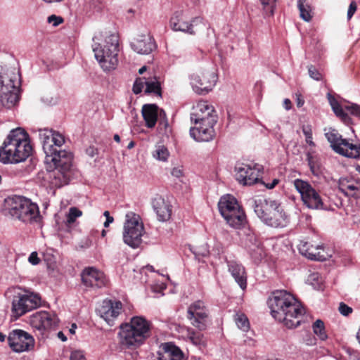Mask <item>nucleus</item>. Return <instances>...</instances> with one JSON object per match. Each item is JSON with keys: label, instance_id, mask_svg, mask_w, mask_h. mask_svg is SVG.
<instances>
[{"label": "nucleus", "instance_id": "ddd939ff", "mask_svg": "<svg viewBox=\"0 0 360 360\" xmlns=\"http://www.w3.org/2000/svg\"><path fill=\"white\" fill-rule=\"evenodd\" d=\"M325 136L330 143L333 150L337 153L349 158H356L360 155V146L342 139L333 129H329Z\"/></svg>", "mask_w": 360, "mask_h": 360}, {"label": "nucleus", "instance_id": "c756f323", "mask_svg": "<svg viewBox=\"0 0 360 360\" xmlns=\"http://www.w3.org/2000/svg\"><path fill=\"white\" fill-rule=\"evenodd\" d=\"M340 191L347 196H360V181L352 178L344 177L339 180Z\"/></svg>", "mask_w": 360, "mask_h": 360}, {"label": "nucleus", "instance_id": "20e7f679", "mask_svg": "<svg viewBox=\"0 0 360 360\" xmlns=\"http://www.w3.org/2000/svg\"><path fill=\"white\" fill-rule=\"evenodd\" d=\"M151 323L143 316L131 318L129 323L121 326V343L127 347L141 345L150 335Z\"/></svg>", "mask_w": 360, "mask_h": 360}, {"label": "nucleus", "instance_id": "09e8293b", "mask_svg": "<svg viewBox=\"0 0 360 360\" xmlns=\"http://www.w3.org/2000/svg\"><path fill=\"white\" fill-rule=\"evenodd\" d=\"M70 360H86L83 352L80 350L73 351L70 356Z\"/></svg>", "mask_w": 360, "mask_h": 360}, {"label": "nucleus", "instance_id": "7c9ffc66", "mask_svg": "<svg viewBox=\"0 0 360 360\" xmlns=\"http://www.w3.org/2000/svg\"><path fill=\"white\" fill-rule=\"evenodd\" d=\"M229 271L241 289L247 287V276L244 267L235 261L228 262Z\"/></svg>", "mask_w": 360, "mask_h": 360}, {"label": "nucleus", "instance_id": "79ce46f5", "mask_svg": "<svg viewBox=\"0 0 360 360\" xmlns=\"http://www.w3.org/2000/svg\"><path fill=\"white\" fill-rule=\"evenodd\" d=\"M82 212L81 210L77 209V207H71L69 210V212L67 217V223L70 224L75 222V219L77 217H81Z\"/></svg>", "mask_w": 360, "mask_h": 360}, {"label": "nucleus", "instance_id": "423d86ee", "mask_svg": "<svg viewBox=\"0 0 360 360\" xmlns=\"http://www.w3.org/2000/svg\"><path fill=\"white\" fill-rule=\"evenodd\" d=\"M5 207L13 217L24 223L32 224L40 220L38 205L26 198L8 197L5 200Z\"/></svg>", "mask_w": 360, "mask_h": 360}, {"label": "nucleus", "instance_id": "412c9836", "mask_svg": "<svg viewBox=\"0 0 360 360\" xmlns=\"http://www.w3.org/2000/svg\"><path fill=\"white\" fill-rule=\"evenodd\" d=\"M190 129L191 136L196 141L207 142L214 139L215 131L214 126L217 122H195Z\"/></svg>", "mask_w": 360, "mask_h": 360}, {"label": "nucleus", "instance_id": "6ab92c4d", "mask_svg": "<svg viewBox=\"0 0 360 360\" xmlns=\"http://www.w3.org/2000/svg\"><path fill=\"white\" fill-rule=\"evenodd\" d=\"M217 82L214 72H198L191 75V84L198 94H206L212 90Z\"/></svg>", "mask_w": 360, "mask_h": 360}, {"label": "nucleus", "instance_id": "0e129e2a", "mask_svg": "<svg viewBox=\"0 0 360 360\" xmlns=\"http://www.w3.org/2000/svg\"><path fill=\"white\" fill-rule=\"evenodd\" d=\"M57 337L60 339L63 342H65L67 340L66 336L64 335V333L62 331H59L57 333Z\"/></svg>", "mask_w": 360, "mask_h": 360}, {"label": "nucleus", "instance_id": "6e6d98bb", "mask_svg": "<svg viewBox=\"0 0 360 360\" xmlns=\"http://www.w3.org/2000/svg\"><path fill=\"white\" fill-rule=\"evenodd\" d=\"M356 11V4L354 1H352L349 4L348 11H347V18L349 20L353 15L354 14L355 11Z\"/></svg>", "mask_w": 360, "mask_h": 360}, {"label": "nucleus", "instance_id": "a211bd4d", "mask_svg": "<svg viewBox=\"0 0 360 360\" xmlns=\"http://www.w3.org/2000/svg\"><path fill=\"white\" fill-rule=\"evenodd\" d=\"M29 323L34 330L43 336L57 325L58 319L54 314L40 311L30 316Z\"/></svg>", "mask_w": 360, "mask_h": 360}, {"label": "nucleus", "instance_id": "ea45409f", "mask_svg": "<svg viewBox=\"0 0 360 360\" xmlns=\"http://www.w3.org/2000/svg\"><path fill=\"white\" fill-rule=\"evenodd\" d=\"M238 328L244 332L248 331L250 323L248 317L243 313H236L234 318Z\"/></svg>", "mask_w": 360, "mask_h": 360}, {"label": "nucleus", "instance_id": "bb28decb", "mask_svg": "<svg viewBox=\"0 0 360 360\" xmlns=\"http://www.w3.org/2000/svg\"><path fill=\"white\" fill-rule=\"evenodd\" d=\"M152 206L159 221H166L170 219L171 205L162 196L156 195L152 200Z\"/></svg>", "mask_w": 360, "mask_h": 360}, {"label": "nucleus", "instance_id": "1a4fd4ad", "mask_svg": "<svg viewBox=\"0 0 360 360\" xmlns=\"http://www.w3.org/2000/svg\"><path fill=\"white\" fill-rule=\"evenodd\" d=\"M219 210L230 226L240 229L245 223V215L235 197L226 195L220 198Z\"/></svg>", "mask_w": 360, "mask_h": 360}, {"label": "nucleus", "instance_id": "b1692460", "mask_svg": "<svg viewBox=\"0 0 360 360\" xmlns=\"http://www.w3.org/2000/svg\"><path fill=\"white\" fill-rule=\"evenodd\" d=\"M267 214L262 221L268 226L274 228H281L287 226L288 223V217L278 202H277V207L272 208Z\"/></svg>", "mask_w": 360, "mask_h": 360}, {"label": "nucleus", "instance_id": "603ef678", "mask_svg": "<svg viewBox=\"0 0 360 360\" xmlns=\"http://www.w3.org/2000/svg\"><path fill=\"white\" fill-rule=\"evenodd\" d=\"M304 342L308 346H314L316 344V338L311 334H308L304 339Z\"/></svg>", "mask_w": 360, "mask_h": 360}, {"label": "nucleus", "instance_id": "dca6fc26", "mask_svg": "<svg viewBox=\"0 0 360 360\" xmlns=\"http://www.w3.org/2000/svg\"><path fill=\"white\" fill-rule=\"evenodd\" d=\"M8 342L12 350L18 353L30 351L34 346L33 337L21 329L11 330L8 336Z\"/></svg>", "mask_w": 360, "mask_h": 360}, {"label": "nucleus", "instance_id": "4c0bfd02", "mask_svg": "<svg viewBox=\"0 0 360 360\" xmlns=\"http://www.w3.org/2000/svg\"><path fill=\"white\" fill-rule=\"evenodd\" d=\"M169 156V153L167 148L162 145L156 146L153 151V157L158 160L165 162Z\"/></svg>", "mask_w": 360, "mask_h": 360}, {"label": "nucleus", "instance_id": "5fc2aeb1", "mask_svg": "<svg viewBox=\"0 0 360 360\" xmlns=\"http://www.w3.org/2000/svg\"><path fill=\"white\" fill-rule=\"evenodd\" d=\"M28 261L33 265H37L39 263L40 259L38 257L37 253L36 252H32L28 258Z\"/></svg>", "mask_w": 360, "mask_h": 360}, {"label": "nucleus", "instance_id": "393cba45", "mask_svg": "<svg viewBox=\"0 0 360 360\" xmlns=\"http://www.w3.org/2000/svg\"><path fill=\"white\" fill-rule=\"evenodd\" d=\"M250 204L253 207L255 214L262 221L267 213L272 208L277 207V201L271 198L266 199L264 197L259 196L255 199L250 200Z\"/></svg>", "mask_w": 360, "mask_h": 360}, {"label": "nucleus", "instance_id": "37998d69", "mask_svg": "<svg viewBox=\"0 0 360 360\" xmlns=\"http://www.w3.org/2000/svg\"><path fill=\"white\" fill-rule=\"evenodd\" d=\"M302 132L305 136V141L307 144L311 146H314L315 144L313 141L312 138V129L311 125L307 124L302 126Z\"/></svg>", "mask_w": 360, "mask_h": 360}, {"label": "nucleus", "instance_id": "72a5a7b5", "mask_svg": "<svg viewBox=\"0 0 360 360\" xmlns=\"http://www.w3.org/2000/svg\"><path fill=\"white\" fill-rule=\"evenodd\" d=\"M185 339L191 342L193 345L198 347H205L206 345V340L204 335L198 331H195L191 328H188L185 334Z\"/></svg>", "mask_w": 360, "mask_h": 360}, {"label": "nucleus", "instance_id": "aec40b11", "mask_svg": "<svg viewBox=\"0 0 360 360\" xmlns=\"http://www.w3.org/2000/svg\"><path fill=\"white\" fill-rule=\"evenodd\" d=\"M191 120L195 122H217V116L214 107L207 101L198 102L192 109Z\"/></svg>", "mask_w": 360, "mask_h": 360}, {"label": "nucleus", "instance_id": "4be33fe9", "mask_svg": "<svg viewBox=\"0 0 360 360\" xmlns=\"http://www.w3.org/2000/svg\"><path fill=\"white\" fill-rule=\"evenodd\" d=\"M122 312V304L120 301L105 300L98 309L99 316L109 326H113L115 320Z\"/></svg>", "mask_w": 360, "mask_h": 360}, {"label": "nucleus", "instance_id": "0eeeda50", "mask_svg": "<svg viewBox=\"0 0 360 360\" xmlns=\"http://www.w3.org/2000/svg\"><path fill=\"white\" fill-rule=\"evenodd\" d=\"M62 158L56 161L45 162L47 169L50 171L49 178L51 184L57 188H60L69 183L72 176V153H62Z\"/></svg>", "mask_w": 360, "mask_h": 360}, {"label": "nucleus", "instance_id": "58836bf2", "mask_svg": "<svg viewBox=\"0 0 360 360\" xmlns=\"http://www.w3.org/2000/svg\"><path fill=\"white\" fill-rule=\"evenodd\" d=\"M312 330L314 333L317 335L321 340H326L328 338L324 323L321 319H317L313 323Z\"/></svg>", "mask_w": 360, "mask_h": 360}, {"label": "nucleus", "instance_id": "3c124183", "mask_svg": "<svg viewBox=\"0 0 360 360\" xmlns=\"http://www.w3.org/2000/svg\"><path fill=\"white\" fill-rule=\"evenodd\" d=\"M48 22L50 24H52L54 27H56L63 22V19L60 17L52 15L48 18Z\"/></svg>", "mask_w": 360, "mask_h": 360}, {"label": "nucleus", "instance_id": "5701e85b", "mask_svg": "<svg viewBox=\"0 0 360 360\" xmlns=\"http://www.w3.org/2000/svg\"><path fill=\"white\" fill-rule=\"evenodd\" d=\"M82 280L85 286L90 288H101L107 283L104 274L94 267L86 268L82 271Z\"/></svg>", "mask_w": 360, "mask_h": 360}, {"label": "nucleus", "instance_id": "8fccbe9b", "mask_svg": "<svg viewBox=\"0 0 360 360\" xmlns=\"http://www.w3.org/2000/svg\"><path fill=\"white\" fill-rule=\"evenodd\" d=\"M346 110H348L351 114L360 116V106L352 104L351 105L346 106Z\"/></svg>", "mask_w": 360, "mask_h": 360}, {"label": "nucleus", "instance_id": "338daca9", "mask_svg": "<svg viewBox=\"0 0 360 360\" xmlns=\"http://www.w3.org/2000/svg\"><path fill=\"white\" fill-rule=\"evenodd\" d=\"M304 104V101L300 99V98H297V105L298 107H301Z\"/></svg>", "mask_w": 360, "mask_h": 360}, {"label": "nucleus", "instance_id": "2f4dec72", "mask_svg": "<svg viewBox=\"0 0 360 360\" xmlns=\"http://www.w3.org/2000/svg\"><path fill=\"white\" fill-rule=\"evenodd\" d=\"M141 111L146 125L148 128H153L157 122L158 107L155 104H146Z\"/></svg>", "mask_w": 360, "mask_h": 360}, {"label": "nucleus", "instance_id": "864d4df0", "mask_svg": "<svg viewBox=\"0 0 360 360\" xmlns=\"http://www.w3.org/2000/svg\"><path fill=\"white\" fill-rule=\"evenodd\" d=\"M171 174L176 178H181L184 176V171L182 167H174L171 172Z\"/></svg>", "mask_w": 360, "mask_h": 360}, {"label": "nucleus", "instance_id": "473e14b6", "mask_svg": "<svg viewBox=\"0 0 360 360\" xmlns=\"http://www.w3.org/2000/svg\"><path fill=\"white\" fill-rule=\"evenodd\" d=\"M242 241L245 248H248L250 252L258 251L260 252L262 251L260 242L252 231L250 229L245 230Z\"/></svg>", "mask_w": 360, "mask_h": 360}, {"label": "nucleus", "instance_id": "774afa93", "mask_svg": "<svg viewBox=\"0 0 360 360\" xmlns=\"http://www.w3.org/2000/svg\"><path fill=\"white\" fill-rule=\"evenodd\" d=\"M146 70V66H143L142 68H141L139 70V74H143L145 71Z\"/></svg>", "mask_w": 360, "mask_h": 360}, {"label": "nucleus", "instance_id": "c03bdc74", "mask_svg": "<svg viewBox=\"0 0 360 360\" xmlns=\"http://www.w3.org/2000/svg\"><path fill=\"white\" fill-rule=\"evenodd\" d=\"M146 78H138L136 79L134 86H133V91L134 94H138L141 93L145 86Z\"/></svg>", "mask_w": 360, "mask_h": 360}, {"label": "nucleus", "instance_id": "f704fd0d", "mask_svg": "<svg viewBox=\"0 0 360 360\" xmlns=\"http://www.w3.org/2000/svg\"><path fill=\"white\" fill-rule=\"evenodd\" d=\"M328 102L335 112V114L340 117L344 122H347L349 119L347 114L344 111L338 101L330 94H328Z\"/></svg>", "mask_w": 360, "mask_h": 360}, {"label": "nucleus", "instance_id": "9b49d317", "mask_svg": "<svg viewBox=\"0 0 360 360\" xmlns=\"http://www.w3.org/2000/svg\"><path fill=\"white\" fill-rule=\"evenodd\" d=\"M41 297L39 295L30 292H18L11 302L12 316L15 319L36 309L40 305Z\"/></svg>", "mask_w": 360, "mask_h": 360}, {"label": "nucleus", "instance_id": "9d476101", "mask_svg": "<svg viewBox=\"0 0 360 360\" xmlns=\"http://www.w3.org/2000/svg\"><path fill=\"white\" fill-rule=\"evenodd\" d=\"M144 233L140 217L134 212L127 213L122 233L124 243L132 248H136L141 244Z\"/></svg>", "mask_w": 360, "mask_h": 360}, {"label": "nucleus", "instance_id": "13d9d810", "mask_svg": "<svg viewBox=\"0 0 360 360\" xmlns=\"http://www.w3.org/2000/svg\"><path fill=\"white\" fill-rule=\"evenodd\" d=\"M86 153L89 157L94 158L96 155H97L98 150L94 146H90L86 148Z\"/></svg>", "mask_w": 360, "mask_h": 360}, {"label": "nucleus", "instance_id": "bf43d9fd", "mask_svg": "<svg viewBox=\"0 0 360 360\" xmlns=\"http://www.w3.org/2000/svg\"><path fill=\"white\" fill-rule=\"evenodd\" d=\"M278 182H279V180L278 179H274L271 183L266 184L265 186L268 189H272L278 184Z\"/></svg>", "mask_w": 360, "mask_h": 360}, {"label": "nucleus", "instance_id": "cd10ccee", "mask_svg": "<svg viewBox=\"0 0 360 360\" xmlns=\"http://www.w3.org/2000/svg\"><path fill=\"white\" fill-rule=\"evenodd\" d=\"M298 249L302 255L310 259L322 261L326 259L322 245H313L308 242L301 241L298 245Z\"/></svg>", "mask_w": 360, "mask_h": 360}, {"label": "nucleus", "instance_id": "e2e57ef3", "mask_svg": "<svg viewBox=\"0 0 360 360\" xmlns=\"http://www.w3.org/2000/svg\"><path fill=\"white\" fill-rule=\"evenodd\" d=\"M283 105H284V108L286 109V110H290V108H291V102L289 99L288 98H285L283 101Z\"/></svg>", "mask_w": 360, "mask_h": 360}, {"label": "nucleus", "instance_id": "f03ea898", "mask_svg": "<svg viewBox=\"0 0 360 360\" xmlns=\"http://www.w3.org/2000/svg\"><path fill=\"white\" fill-rule=\"evenodd\" d=\"M29 134L20 127L12 129L0 148V161L4 164L24 162L32 154Z\"/></svg>", "mask_w": 360, "mask_h": 360}, {"label": "nucleus", "instance_id": "49530a36", "mask_svg": "<svg viewBox=\"0 0 360 360\" xmlns=\"http://www.w3.org/2000/svg\"><path fill=\"white\" fill-rule=\"evenodd\" d=\"M309 75L311 78L316 81H320L322 79L321 74L312 65L308 68Z\"/></svg>", "mask_w": 360, "mask_h": 360}, {"label": "nucleus", "instance_id": "c85d7f7f", "mask_svg": "<svg viewBox=\"0 0 360 360\" xmlns=\"http://www.w3.org/2000/svg\"><path fill=\"white\" fill-rule=\"evenodd\" d=\"M132 49L139 54H149L155 48L153 39L149 35H143L131 43Z\"/></svg>", "mask_w": 360, "mask_h": 360}, {"label": "nucleus", "instance_id": "69168bd1", "mask_svg": "<svg viewBox=\"0 0 360 360\" xmlns=\"http://www.w3.org/2000/svg\"><path fill=\"white\" fill-rule=\"evenodd\" d=\"M76 328H77V325L75 323L72 324L71 328L69 330L70 333L72 334H75Z\"/></svg>", "mask_w": 360, "mask_h": 360}, {"label": "nucleus", "instance_id": "680f3d73", "mask_svg": "<svg viewBox=\"0 0 360 360\" xmlns=\"http://www.w3.org/2000/svg\"><path fill=\"white\" fill-rule=\"evenodd\" d=\"M223 252V248L221 244H216V251L214 253V255H219Z\"/></svg>", "mask_w": 360, "mask_h": 360}, {"label": "nucleus", "instance_id": "4d7b16f0", "mask_svg": "<svg viewBox=\"0 0 360 360\" xmlns=\"http://www.w3.org/2000/svg\"><path fill=\"white\" fill-rule=\"evenodd\" d=\"M103 215L105 217L106 220L103 224V226L105 227H108L110 224H112L114 221V219L110 215V212L108 211H105L103 213Z\"/></svg>", "mask_w": 360, "mask_h": 360}, {"label": "nucleus", "instance_id": "a19ab883", "mask_svg": "<svg viewBox=\"0 0 360 360\" xmlns=\"http://www.w3.org/2000/svg\"><path fill=\"white\" fill-rule=\"evenodd\" d=\"M44 260L49 269L55 270L57 267V257L53 254V250H47L44 253Z\"/></svg>", "mask_w": 360, "mask_h": 360}, {"label": "nucleus", "instance_id": "6e6552de", "mask_svg": "<svg viewBox=\"0 0 360 360\" xmlns=\"http://www.w3.org/2000/svg\"><path fill=\"white\" fill-rule=\"evenodd\" d=\"M39 137L46 154L45 162L56 161V159L62 158L63 153H71L70 151L60 149L65 143V139L59 132L44 129L39 131Z\"/></svg>", "mask_w": 360, "mask_h": 360}, {"label": "nucleus", "instance_id": "de8ad7c7", "mask_svg": "<svg viewBox=\"0 0 360 360\" xmlns=\"http://www.w3.org/2000/svg\"><path fill=\"white\" fill-rule=\"evenodd\" d=\"M338 310L343 316H348L352 312V309L346 304L341 302L339 305Z\"/></svg>", "mask_w": 360, "mask_h": 360}, {"label": "nucleus", "instance_id": "39448f33", "mask_svg": "<svg viewBox=\"0 0 360 360\" xmlns=\"http://www.w3.org/2000/svg\"><path fill=\"white\" fill-rule=\"evenodd\" d=\"M118 36L109 34L101 42H94L93 51L95 58L104 71L115 69L118 64Z\"/></svg>", "mask_w": 360, "mask_h": 360}, {"label": "nucleus", "instance_id": "a18cd8bd", "mask_svg": "<svg viewBox=\"0 0 360 360\" xmlns=\"http://www.w3.org/2000/svg\"><path fill=\"white\" fill-rule=\"evenodd\" d=\"M262 5L264 7V9L266 10V12L269 13V15H273L274 8L276 4V0H259Z\"/></svg>", "mask_w": 360, "mask_h": 360}, {"label": "nucleus", "instance_id": "2eb2a0df", "mask_svg": "<svg viewBox=\"0 0 360 360\" xmlns=\"http://www.w3.org/2000/svg\"><path fill=\"white\" fill-rule=\"evenodd\" d=\"M187 15L182 10L175 11L169 20L171 29L175 32H182L191 35L195 34L194 26L204 24L203 19L200 17L193 18L191 21H187Z\"/></svg>", "mask_w": 360, "mask_h": 360}, {"label": "nucleus", "instance_id": "a878e982", "mask_svg": "<svg viewBox=\"0 0 360 360\" xmlns=\"http://www.w3.org/2000/svg\"><path fill=\"white\" fill-rule=\"evenodd\" d=\"M159 360H186L182 351L172 342H165L160 346Z\"/></svg>", "mask_w": 360, "mask_h": 360}, {"label": "nucleus", "instance_id": "7ed1b4c3", "mask_svg": "<svg viewBox=\"0 0 360 360\" xmlns=\"http://www.w3.org/2000/svg\"><path fill=\"white\" fill-rule=\"evenodd\" d=\"M19 72L15 67L0 65V101L11 108L18 101Z\"/></svg>", "mask_w": 360, "mask_h": 360}, {"label": "nucleus", "instance_id": "f3484780", "mask_svg": "<svg viewBox=\"0 0 360 360\" xmlns=\"http://www.w3.org/2000/svg\"><path fill=\"white\" fill-rule=\"evenodd\" d=\"M208 315V309L202 300L193 302L187 310V318L191 324L200 331L207 328Z\"/></svg>", "mask_w": 360, "mask_h": 360}, {"label": "nucleus", "instance_id": "052dcab7", "mask_svg": "<svg viewBox=\"0 0 360 360\" xmlns=\"http://www.w3.org/2000/svg\"><path fill=\"white\" fill-rule=\"evenodd\" d=\"M198 253L203 257H206L210 254V250L207 249V245H205V247H203V250H201L200 249H199L198 250Z\"/></svg>", "mask_w": 360, "mask_h": 360}, {"label": "nucleus", "instance_id": "f8f14e48", "mask_svg": "<svg viewBox=\"0 0 360 360\" xmlns=\"http://www.w3.org/2000/svg\"><path fill=\"white\" fill-rule=\"evenodd\" d=\"M293 186L300 194L303 204L311 210H325L326 208L323 199L311 185L304 180L297 179L293 181Z\"/></svg>", "mask_w": 360, "mask_h": 360}, {"label": "nucleus", "instance_id": "4468645a", "mask_svg": "<svg viewBox=\"0 0 360 360\" xmlns=\"http://www.w3.org/2000/svg\"><path fill=\"white\" fill-rule=\"evenodd\" d=\"M262 165L253 162H238L235 166L236 178L244 186H251L260 182Z\"/></svg>", "mask_w": 360, "mask_h": 360}, {"label": "nucleus", "instance_id": "c9c22d12", "mask_svg": "<svg viewBox=\"0 0 360 360\" xmlns=\"http://www.w3.org/2000/svg\"><path fill=\"white\" fill-rule=\"evenodd\" d=\"M297 6L300 15L304 21L309 22L312 18L311 8L305 0H298Z\"/></svg>", "mask_w": 360, "mask_h": 360}, {"label": "nucleus", "instance_id": "e433bc0d", "mask_svg": "<svg viewBox=\"0 0 360 360\" xmlns=\"http://www.w3.org/2000/svg\"><path fill=\"white\" fill-rule=\"evenodd\" d=\"M145 93L160 95V84L155 77L146 78Z\"/></svg>", "mask_w": 360, "mask_h": 360}, {"label": "nucleus", "instance_id": "f257e3e1", "mask_svg": "<svg viewBox=\"0 0 360 360\" xmlns=\"http://www.w3.org/2000/svg\"><path fill=\"white\" fill-rule=\"evenodd\" d=\"M272 316L288 328H296L304 313L301 304L286 290L274 291L268 300Z\"/></svg>", "mask_w": 360, "mask_h": 360}]
</instances>
